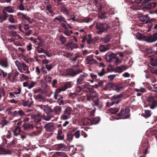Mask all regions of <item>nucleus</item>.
<instances>
[{"label":"nucleus","instance_id":"f257e3e1","mask_svg":"<svg viewBox=\"0 0 157 157\" xmlns=\"http://www.w3.org/2000/svg\"><path fill=\"white\" fill-rule=\"evenodd\" d=\"M72 109L69 106H67L65 109L63 114L61 116L60 118L61 120H65L69 119L71 114Z\"/></svg>","mask_w":157,"mask_h":157},{"label":"nucleus","instance_id":"f03ea898","mask_svg":"<svg viewBox=\"0 0 157 157\" xmlns=\"http://www.w3.org/2000/svg\"><path fill=\"white\" fill-rule=\"evenodd\" d=\"M109 27V25L106 23H101L98 22L96 24V28L99 30L98 32V34L106 30Z\"/></svg>","mask_w":157,"mask_h":157},{"label":"nucleus","instance_id":"7ed1b4c3","mask_svg":"<svg viewBox=\"0 0 157 157\" xmlns=\"http://www.w3.org/2000/svg\"><path fill=\"white\" fill-rule=\"evenodd\" d=\"M117 115L120 117V118H116L117 120L120 119H124L128 118L129 116V112L128 110H121L120 113L117 114Z\"/></svg>","mask_w":157,"mask_h":157},{"label":"nucleus","instance_id":"20e7f679","mask_svg":"<svg viewBox=\"0 0 157 157\" xmlns=\"http://www.w3.org/2000/svg\"><path fill=\"white\" fill-rule=\"evenodd\" d=\"M86 100L88 101H90L92 100L94 102V104L93 105V106H99V99L96 97V94L93 95L91 94L90 96L87 95V96Z\"/></svg>","mask_w":157,"mask_h":157},{"label":"nucleus","instance_id":"39448f33","mask_svg":"<svg viewBox=\"0 0 157 157\" xmlns=\"http://www.w3.org/2000/svg\"><path fill=\"white\" fill-rule=\"evenodd\" d=\"M157 40V33H155L153 36L151 35L145 38V41L149 43L155 42Z\"/></svg>","mask_w":157,"mask_h":157},{"label":"nucleus","instance_id":"423d86ee","mask_svg":"<svg viewBox=\"0 0 157 157\" xmlns=\"http://www.w3.org/2000/svg\"><path fill=\"white\" fill-rule=\"evenodd\" d=\"M82 72V70H77L75 71L73 69L70 68L67 71V73L70 77H74L77 75L78 74Z\"/></svg>","mask_w":157,"mask_h":157},{"label":"nucleus","instance_id":"0eeeda50","mask_svg":"<svg viewBox=\"0 0 157 157\" xmlns=\"http://www.w3.org/2000/svg\"><path fill=\"white\" fill-rule=\"evenodd\" d=\"M121 95L120 94L115 95L112 97L111 98L112 105L117 104L121 101Z\"/></svg>","mask_w":157,"mask_h":157},{"label":"nucleus","instance_id":"6e6552de","mask_svg":"<svg viewBox=\"0 0 157 157\" xmlns=\"http://www.w3.org/2000/svg\"><path fill=\"white\" fill-rule=\"evenodd\" d=\"M105 57L107 62H112L115 59V55L111 53H107L105 55Z\"/></svg>","mask_w":157,"mask_h":157},{"label":"nucleus","instance_id":"1a4fd4ad","mask_svg":"<svg viewBox=\"0 0 157 157\" xmlns=\"http://www.w3.org/2000/svg\"><path fill=\"white\" fill-rule=\"evenodd\" d=\"M85 62L86 64H90L97 63V61L95 59L93 58V56L92 55L86 56Z\"/></svg>","mask_w":157,"mask_h":157},{"label":"nucleus","instance_id":"9d476101","mask_svg":"<svg viewBox=\"0 0 157 157\" xmlns=\"http://www.w3.org/2000/svg\"><path fill=\"white\" fill-rule=\"evenodd\" d=\"M128 67L125 65H121L116 67L114 69V71L116 73H120L123 71L126 70Z\"/></svg>","mask_w":157,"mask_h":157},{"label":"nucleus","instance_id":"9b49d317","mask_svg":"<svg viewBox=\"0 0 157 157\" xmlns=\"http://www.w3.org/2000/svg\"><path fill=\"white\" fill-rule=\"evenodd\" d=\"M44 128L46 129V131L48 132H52L54 128V125L52 123H48L45 124Z\"/></svg>","mask_w":157,"mask_h":157},{"label":"nucleus","instance_id":"f8f14e48","mask_svg":"<svg viewBox=\"0 0 157 157\" xmlns=\"http://www.w3.org/2000/svg\"><path fill=\"white\" fill-rule=\"evenodd\" d=\"M0 65L5 68H8L9 67V63L7 58L2 59L0 60Z\"/></svg>","mask_w":157,"mask_h":157},{"label":"nucleus","instance_id":"ddd939ff","mask_svg":"<svg viewBox=\"0 0 157 157\" xmlns=\"http://www.w3.org/2000/svg\"><path fill=\"white\" fill-rule=\"evenodd\" d=\"M42 115L41 113H38L36 115H33L31 116L32 118L34 119V122L36 123H38L41 120Z\"/></svg>","mask_w":157,"mask_h":157},{"label":"nucleus","instance_id":"4468645a","mask_svg":"<svg viewBox=\"0 0 157 157\" xmlns=\"http://www.w3.org/2000/svg\"><path fill=\"white\" fill-rule=\"evenodd\" d=\"M88 76L87 74L86 73L83 74L82 75H80L77 79L76 82L78 84H81L82 83V81L85 79L86 77Z\"/></svg>","mask_w":157,"mask_h":157},{"label":"nucleus","instance_id":"2eb2a0df","mask_svg":"<svg viewBox=\"0 0 157 157\" xmlns=\"http://www.w3.org/2000/svg\"><path fill=\"white\" fill-rule=\"evenodd\" d=\"M8 79L9 81L11 82H14L16 81V78L13 75L12 72H10L8 73Z\"/></svg>","mask_w":157,"mask_h":157},{"label":"nucleus","instance_id":"dca6fc26","mask_svg":"<svg viewBox=\"0 0 157 157\" xmlns=\"http://www.w3.org/2000/svg\"><path fill=\"white\" fill-rule=\"evenodd\" d=\"M39 106L41 108H43V107H44V108L43 109V111L47 114H49L50 113H52L53 112V109L50 107H45L44 106L41 105H40Z\"/></svg>","mask_w":157,"mask_h":157},{"label":"nucleus","instance_id":"f3484780","mask_svg":"<svg viewBox=\"0 0 157 157\" xmlns=\"http://www.w3.org/2000/svg\"><path fill=\"white\" fill-rule=\"evenodd\" d=\"M56 147L57 150L64 151L67 148L66 145L63 144H59L56 145Z\"/></svg>","mask_w":157,"mask_h":157},{"label":"nucleus","instance_id":"a211bd4d","mask_svg":"<svg viewBox=\"0 0 157 157\" xmlns=\"http://www.w3.org/2000/svg\"><path fill=\"white\" fill-rule=\"evenodd\" d=\"M149 19V17L147 14L145 15L141 16L139 17V20L140 21L144 22L146 23H148Z\"/></svg>","mask_w":157,"mask_h":157},{"label":"nucleus","instance_id":"6ab92c4d","mask_svg":"<svg viewBox=\"0 0 157 157\" xmlns=\"http://www.w3.org/2000/svg\"><path fill=\"white\" fill-rule=\"evenodd\" d=\"M82 121L84 125H90L92 124L91 120L87 118H84L82 119Z\"/></svg>","mask_w":157,"mask_h":157},{"label":"nucleus","instance_id":"aec40b11","mask_svg":"<svg viewBox=\"0 0 157 157\" xmlns=\"http://www.w3.org/2000/svg\"><path fill=\"white\" fill-rule=\"evenodd\" d=\"M54 20H57L58 21L62 23V22H64L67 23V21L65 20L64 17L62 15H59L56 17L54 18Z\"/></svg>","mask_w":157,"mask_h":157},{"label":"nucleus","instance_id":"412c9836","mask_svg":"<svg viewBox=\"0 0 157 157\" xmlns=\"http://www.w3.org/2000/svg\"><path fill=\"white\" fill-rule=\"evenodd\" d=\"M62 109L59 106H55L53 109V112L57 115H59L62 112Z\"/></svg>","mask_w":157,"mask_h":157},{"label":"nucleus","instance_id":"4be33fe9","mask_svg":"<svg viewBox=\"0 0 157 157\" xmlns=\"http://www.w3.org/2000/svg\"><path fill=\"white\" fill-rule=\"evenodd\" d=\"M24 71H25V73L26 74L29 75L30 74V71L29 70V67L28 66L24 63H22V66Z\"/></svg>","mask_w":157,"mask_h":157},{"label":"nucleus","instance_id":"5701e85b","mask_svg":"<svg viewBox=\"0 0 157 157\" xmlns=\"http://www.w3.org/2000/svg\"><path fill=\"white\" fill-rule=\"evenodd\" d=\"M71 83L69 82L67 83L63 86L58 89L59 92L64 91L66 90L67 88L70 87Z\"/></svg>","mask_w":157,"mask_h":157},{"label":"nucleus","instance_id":"b1692460","mask_svg":"<svg viewBox=\"0 0 157 157\" xmlns=\"http://www.w3.org/2000/svg\"><path fill=\"white\" fill-rule=\"evenodd\" d=\"M30 100H31V102L29 103V101H24L23 103V105L24 106H28L29 107H31L33 105V101L32 100V98H30Z\"/></svg>","mask_w":157,"mask_h":157},{"label":"nucleus","instance_id":"393cba45","mask_svg":"<svg viewBox=\"0 0 157 157\" xmlns=\"http://www.w3.org/2000/svg\"><path fill=\"white\" fill-rule=\"evenodd\" d=\"M109 46L108 45H101L99 47V50L101 52H104L109 49Z\"/></svg>","mask_w":157,"mask_h":157},{"label":"nucleus","instance_id":"a878e982","mask_svg":"<svg viewBox=\"0 0 157 157\" xmlns=\"http://www.w3.org/2000/svg\"><path fill=\"white\" fill-rule=\"evenodd\" d=\"M15 64L16 66L17 67L18 70L21 73H23V71L22 69V63L19 62L18 60H16L15 61Z\"/></svg>","mask_w":157,"mask_h":157},{"label":"nucleus","instance_id":"bb28decb","mask_svg":"<svg viewBox=\"0 0 157 157\" xmlns=\"http://www.w3.org/2000/svg\"><path fill=\"white\" fill-rule=\"evenodd\" d=\"M36 99L40 102H44L45 100L44 97L41 94H38L36 97Z\"/></svg>","mask_w":157,"mask_h":157},{"label":"nucleus","instance_id":"cd10ccee","mask_svg":"<svg viewBox=\"0 0 157 157\" xmlns=\"http://www.w3.org/2000/svg\"><path fill=\"white\" fill-rule=\"evenodd\" d=\"M136 37L139 40L145 41L144 36L140 33H137Z\"/></svg>","mask_w":157,"mask_h":157},{"label":"nucleus","instance_id":"c85d7f7f","mask_svg":"<svg viewBox=\"0 0 157 157\" xmlns=\"http://www.w3.org/2000/svg\"><path fill=\"white\" fill-rule=\"evenodd\" d=\"M52 6L50 5H48L46 6V10L48 11L49 15L53 16L54 13L52 12Z\"/></svg>","mask_w":157,"mask_h":157},{"label":"nucleus","instance_id":"c756f323","mask_svg":"<svg viewBox=\"0 0 157 157\" xmlns=\"http://www.w3.org/2000/svg\"><path fill=\"white\" fill-rule=\"evenodd\" d=\"M4 9L7 12L9 13H13L14 12L12 7L11 6H8L4 7Z\"/></svg>","mask_w":157,"mask_h":157},{"label":"nucleus","instance_id":"7c9ffc66","mask_svg":"<svg viewBox=\"0 0 157 157\" xmlns=\"http://www.w3.org/2000/svg\"><path fill=\"white\" fill-rule=\"evenodd\" d=\"M157 5V3L155 2H151V3L149 4L148 6H146V8L147 9H151L156 7Z\"/></svg>","mask_w":157,"mask_h":157},{"label":"nucleus","instance_id":"2f4dec72","mask_svg":"<svg viewBox=\"0 0 157 157\" xmlns=\"http://www.w3.org/2000/svg\"><path fill=\"white\" fill-rule=\"evenodd\" d=\"M23 127L25 130H27L30 128H33V126L32 124L26 123L24 124L23 125Z\"/></svg>","mask_w":157,"mask_h":157},{"label":"nucleus","instance_id":"473e14b6","mask_svg":"<svg viewBox=\"0 0 157 157\" xmlns=\"http://www.w3.org/2000/svg\"><path fill=\"white\" fill-rule=\"evenodd\" d=\"M9 16L8 14H2L0 15V22H2L4 20H6L7 17Z\"/></svg>","mask_w":157,"mask_h":157},{"label":"nucleus","instance_id":"72a5a7b5","mask_svg":"<svg viewBox=\"0 0 157 157\" xmlns=\"http://www.w3.org/2000/svg\"><path fill=\"white\" fill-rule=\"evenodd\" d=\"M100 120V118L99 117H96L94 118L92 120H91L92 124H95L98 123Z\"/></svg>","mask_w":157,"mask_h":157},{"label":"nucleus","instance_id":"f704fd0d","mask_svg":"<svg viewBox=\"0 0 157 157\" xmlns=\"http://www.w3.org/2000/svg\"><path fill=\"white\" fill-rule=\"evenodd\" d=\"M152 104L150 105V108L151 109H154L157 106V100H155L151 102Z\"/></svg>","mask_w":157,"mask_h":157},{"label":"nucleus","instance_id":"c9c22d12","mask_svg":"<svg viewBox=\"0 0 157 157\" xmlns=\"http://www.w3.org/2000/svg\"><path fill=\"white\" fill-rule=\"evenodd\" d=\"M61 12L63 13L64 14H68L69 11L67 10L64 6H62L60 9Z\"/></svg>","mask_w":157,"mask_h":157},{"label":"nucleus","instance_id":"e433bc0d","mask_svg":"<svg viewBox=\"0 0 157 157\" xmlns=\"http://www.w3.org/2000/svg\"><path fill=\"white\" fill-rule=\"evenodd\" d=\"M52 117V115L51 114H47L46 115H44L43 118L45 120L48 121L51 119Z\"/></svg>","mask_w":157,"mask_h":157},{"label":"nucleus","instance_id":"4c0bfd02","mask_svg":"<svg viewBox=\"0 0 157 157\" xmlns=\"http://www.w3.org/2000/svg\"><path fill=\"white\" fill-rule=\"evenodd\" d=\"M9 21L12 23H14L15 22V20L13 17V16L12 14L9 15Z\"/></svg>","mask_w":157,"mask_h":157},{"label":"nucleus","instance_id":"58836bf2","mask_svg":"<svg viewBox=\"0 0 157 157\" xmlns=\"http://www.w3.org/2000/svg\"><path fill=\"white\" fill-rule=\"evenodd\" d=\"M78 48V45L74 43L73 44L72 43L70 47H69V48H68L69 50H72L74 48Z\"/></svg>","mask_w":157,"mask_h":157},{"label":"nucleus","instance_id":"ea45409f","mask_svg":"<svg viewBox=\"0 0 157 157\" xmlns=\"http://www.w3.org/2000/svg\"><path fill=\"white\" fill-rule=\"evenodd\" d=\"M111 38V36L110 35H106L104 39V42L105 43L109 42Z\"/></svg>","mask_w":157,"mask_h":157},{"label":"nucleus","instance_id":"a19ab883","mask_svg":"<svg viewBox=\"0 0 157 157\" xmlns=\"http://www.w3.org/2000/svg\"><path fill=\"white\" fill-rule=\"evenodd\" d=\"M73 136L71 133H68L67 135V140L71 141L73 139Z\"/></svg>","mask_w":157,"mask_h":157},{"label":"nucleus","instance_id":"79ce46f5","mask_svg":"<svg viewBox=\"0 0 157 157\" xmlns=\"http://www.w3.org/2000/svg\"><path fill=\"white\" fill-rule=\"evenodd\" d=\"M20 129L19 127H17L14 131V135L16 136H17L20 132Z\"/></svg>","mask_w":157,"mask_h":157},{"label":"nucleus","instance_id":"37998d69","mask_svg":"<svg viewBox=\"0 0 157 157\" xmlns=\"http://www.w3.org/2000/svg\"><path fill=\"white\" fill-rule=\"evenodd\" d=\"M81 56V55L80 54H75V56L71 58V60L73 62L75 61L77 59Z\"/></svg>","mask_w":157,"mask_h":157},{"label":"nucleus","instance_id":"c03bdc74","mask_svg":"<svg viewBox=\"0 0 157 157\" xmlns=\"http://www.w3.org/2000/svg\"><path fill=\"white\" fill-rule=\"evenodd\" d=\"M150 63L151 65L153 66H156L157 64V60L154 59L152 58L150 60Z\"/></svg>","mask_w":157,"mask_h":157},{"label":"nucleus","instance_id":"a18cd8bd","mask_svg":"<svg viewBox=\"0 0 157 157\" xmlns=\"http://www.w3.org/2000/svg\"><path fill=\"white\" fill-rule=\"evenodd\" d=\"M24 19L28 21L29 23H32V21L30 17H29L28 16L25 14H23V17Z\"/></svg>","mask_w":157,"mask_h":157},{"label":"nucleus","instance_id":"49530a36","mask_svg":"<svg viewBox=\"0 0 157 157\" xmlns=\"http://www.w3.org/2000/svg\"><path fill=\"white\" fill-rule=\"evenodd\" d=\"M18 115L20 116H25V117L26 116H29V115H26L23 112V111L21 110H19L18 111Z\"/></svg>","mask_w":157,"mask_h":157},{"label":"nucleus","instance_id":"de8ad7c7","mask_svg":"<svg viewBox=\"0 0 157 157\" xmlns=\"http://www.w3.org/2000/svg\"><path fill=\"white\" fill-rule=\"evenodd\" d=\"M60 92H59L58 89L56 90V91L55 92L54 97L55 99L58 100V97L59 96V93Z\"/></svg>","mask_w":157,"mask_h":157},{"label":"nucleus","instance_id":"09e8293b","mask_svg":"<svg viewBox=\"0 0 157 157\" xmlns=\"http://www.w3.org/2000/svg\"><path fill=\"white\" fill-rule=\"evenodd\" d=\"M45 66L46 68L48 71H50L53 67V66L52 64H46Z\"/></svg>","mask_w":157,"mask_h":157},{"label":"nucleus","instance_id":"8fccbe9b","mask_svg":"<svg viewBox=\"0 0 157 157\" xmlns=\"http://www.w3.org/2000/svg\"><path fill=\"white\" fill-rule=\"evenodd\" d=\"M145 117L148 118L150 117L151 115V111L150 110H145Z\"/></svg>","mask_w":157,"mask_h":157},{"label":"nucleus","instance_id":"3c124183","mask_svg":"<svg viewBox=\"0 0 157 157\" xmlns=\"http://www.w3.org/2000/svg\"><path fill=\"white\" fill-rule=\"evenodd\" d=\"M36 49L37 50L38 52L39 53H45V51L43 48H41L40 47H39V46H38L37 47Z\"/></svg>","mask_w":157,"mask_h":157},{"label":"nucleus","instance_id":"603ef678","mask_svg":"<svg viewBox=\"0 0 157 157\" xmlns=\"http://www.w3.org/2000/svg\"><path fill=\"white\" fill-rule=\"evenodd\" d=\"M105 71L104 68H102L100 72H98V74L99 76L102 77L105 73Z\"/></svg>","mask_w":157,"mask_h":157},{"label":"nucleus","instance_id":"864d4df0","mask_svg":"<svg viewBox=\"0 0 157 157\" xmlns=\"http://www.w3.org/2000/svg\"><path fill=\"white\" fill-rule=\"evenodd\" d=\"M155 99L152 96H150L147 99V101L152 102L154 101Z\"/></svg>","mask_w":157,"mask_h":157},{"label":"nucleus","instance_id":"5fc2aeb1","mask_svg":"<svg viewBox=\"0 0 157 157\" xmlns=\"http://www.w3.org/2000/svg\"><path fill=\"white\" fill-rule=\"evenodd\" d=\"M44 79L46 82L50 83L51 82L52 78L49 75H47L45 77Z\"/></svg>","mask_w":157,"mask_h":157},{"label":"nucleus","instance_id":"6e6d98bb","mask_svg":"<svg viewBox=\"0 0 157 157\" xmlns=\"http://www.w3.org/2000/svg\"><path fill=\"white\" fill-rule=\"evenodd\" d=\"M112 86L113 85L112 84L109 83L106 85L105 87V90H110Z\"/></svg>","mask_w":157,"mask_h":157},{"label":"nucleus","instance_id":"4d7b16f0","mask_svg":"<svg viewBox=\"0 0 157 157\" xmlns=\"http://www.w3.org/2000/svg\"><path fill=\"white\" fill-rule=\"evenodd\" d=\"M117 75H111L108 76L107 77L108 78L109 80L110 81H111L113 80Z\"/></svg>","mask_w":157,"mask_h":157},{"label":"nucleus","instance_id":"13d9d810","mask_svg":"<svg viewBox=\"0 0 157 157\" xmlns=\"http://www.w3.org/2000/svg\"><path fill=\"white\" fill-rule=\"evenodd\" d=\"M74 135L77 138H78L80 136V131L79 130H77L75 133Z\"/></svg>","mask_w":157,"mask_h":157},{"label":"nucleus","instance_id":"bf43d9fd","mask_svg":"<svg viewBox=\"0 0 157 157\" xmlns=\"http://www.w3.org/2000/svg\"><path fill=\"white\" fill-rule=\"evenodd\" d=\"M9 122L6 120H4L3 122L2 123V126H1V128H3L4 126L7 125Z\"/></svg>","mask_w":157,"mask_h":157},{"label":"nucleus","instance_id":"052dcab7","mask_svg":"<svg viewBox=\"0 0 157 157\" xmlns=\"http://www.w3.org/2000/svg\"><path fill=\"white\" fill-rule=\"evenodd\" d=\"M9 34L11 36H18L17 34L15 31H11L9 32Z\"/></svg>","mask_w":157,"mask_h":157},{"label":"nucleus","instance_id":"680f3d73","mask_svg":"<svg viewBox=\"0 0 157 157\" xmlns=\"http://www.w3.org/2000/svg\"><path fill=\"white\" fill-rule=\"evenodd\" d=\"M64 136H61L60 135V133L58 132V135L57 136V138L60 140H62L64 139Z\"/></svg>","mask_w":157,"mask_h":157},{"label":"nucleus","instance_id":"e2e57ef3","mask_svg":"<svg viewBox=\"0 0 157 157\" xmlns=\"http://www.w3.org/2000/svg\"><path fill=\"white\" fill-rule=\"evenodd\" d=\"M59 39L63 44H65L66 42V40L64 36H60Z\"/></svg>","mask_w":157,"mask_h":157},{"label":"nucleus","instance_id":"0e129e2a","mask_svg":"<svg viewBox=\"0 0 157 157\" xmlns=\"http://www.w3.org/2000/svg\"><path fill=\"white\" fill-rule=\"evenodd\" d=\"M119 109H118L112 108L111 109L110 112L112 113H117Z\"/></svg>","mask_w":157,"mask_h":157},{"label":"nucleus","instance_id":"69168bd1","mask_svg":"<svg viewBox=\"0 0 157 157\" xmlns=\"http://www.w3.org/2000/svg\"><path fill=\"white\" fill-rule=\"evenodd\" d=\"M36 83L34 82H32L30 84H29V89H31L32 87L34 86L36 84Z\"/></svg>","mask_w":157,"mask_h":157},{"label":"nucleus","instance_id":"338daca9","mask_svg":"<svg viewBox=\"0 0 157 157\" xmlns=\"http://www.w3.org/2000/svg\"><path fill=\"white\" fill-rule=\"evenodd\" d=\"M8 28L12 30L15 29L17 28L16 26L15 25H9L8 26Z\"/></svg>","mask_w":157,"mask_h":157},{"label":"nucleus","instance_id":"774afa93","mask_svg":"<svg viewBox=\"0 0 157 157\" xmlns=\"http://www.w3.org/2000/svg\"><path fill=\"white\" fill-rule=\"evenodd\" d=\"M121 60L118 58H116V60L115 61V63L116 65H117L120 64L121 63Z\"/></svg>","mask_w":157,"mask_h":157}]
</instances>
